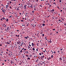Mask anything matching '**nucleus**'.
Returning a JSON list of instances; mask_svg holds the SVG:
<instances>
[{
	"label": "nucleus",
	"instance_id": "obj_1",
	"mask_svg": "<svg viewBox=\"0 0 66 66\" xmlns=\"http://www.w3.org/2000/svg\"><path fill=\"white\" fill-rule=\"evenodd\" d=\"M54 11V10L53 9L52 10H51L49 12H51L52 13H53Z\"/></svg>",
	"mask_w": 66,
	"mask_h": 66
},
{
	"label": "nucleus",
	"instance_id": "obj_2",
	"mask_svg": "<svg viewBox=\"0 0 66 66\" xmlns=\"http://www.w3.org/2000/svg\"><path fill=\"white\" fill-rule=\"evenodd\" d=\"M27 6V5H24V8L25 10H26V7Z\"/></svg>",
	"mask_w": 66,
	"mask_h": 66
},
{
	"label": "nucleus",
	"instance_id": "obj_3",
	"mask_svg": "<svg viewBox=\"0 0 66 66\" xmlns=\"http://www.w3.org/2000/svg\"><path fill=\"white\" fill-rule=\"evenodd\" d=\"M13 61H11L10 62L11 64H13Z\"/></svg>",
	"mask_w": 66,
	"mask_h": 66
},
{
	"label": "nucleus",
	"instance_id": "obj_4",
	"mask_svg": "<svg viewBox=\"0 0 66 66\" xmlns=\"http://www.w3.org/2000/svg\"><path fill=\"white\" fill-rule=\"evenodd\" d=\"M7 31L9 30V27H7Z\"/></svg>",
	"mask_w": 66,
	"mask_h": 66
},
{
	"label": "nucleus",
	"instance_id": "obj_5",
	"mask_svg": "<svg viewBox=\"0 0 66 66\" xmlns=\"http://www.w3.org/2000/svg\"><path fill=\"white\" fill-rule=\"evenodd\" d=\"M30 57H28V58H27V60H30Z\"/></svg>",
	"mask_w": 66,
	"mask_h": 66
},
{
	"label": "nucleus",
	"instance_id": "obj_6",
	"mask_svg": "<svg viewBox=\"0 0 66 66\" xmlns=\"http://www.w3.org/2000/svg\"><path fill=\"white\" fill-rule=\"evenodd\" d=\"M61 19H62L63 21H64V19L63 18H61Z\"/></svg>",
	"mask_w": 66,
	"mask_h": 66
},
{
	"label": "nucleus",
	"instance_id": "obj_7",
	"mask_svg": "<svg viewBox=\"0 0 66 66\" xmlns=\"http://www.w3.org/2000/svg\"><path fill=\"white\" fill-rule=\"evenodd\" d=\"M32 46H34V44H33V43H32L31 44Z\"/></svg>",
	"mask_w": 66,
	"mask_h": 66
},
{
	"label": "nucleus",
	"instance_id": "obj_8",
	"mask_svg": "<svg viewBox=\"0 0 66 66\" xmlns=\"http://www.w3.org/2000/svg\"><path fill=\"white\" fill-rule=\"evenodd\" d=\"M45 39H46V40H47V37H45Z\"/></svg>",
	"mask_w": 66,
	"mask_h": 66
},
{
	"label": "nucleus",
	"instance_id": "obj_9",
	"mask_svg": "<svg viewBox=\"0 0 66 66\" xmlns=\"http://www.w3.org/2000/svg\"><path fill=\"white\" fill-rule=\"evenodd\" d=\"M59 59L60 60V61H61L62 60V58H59Z\"/></svg>",
	"mask_w": 66,
	"mask_h": 66
},
{
	"label": "nucleus",
	"instance_id": "obj_10",
	"mask_svg": "<svg viewBox=\"0 0 66 66\" xmlns=\"http://www.w3.org/2000/svg\"><path fill=\"white\" fill-rule=\"evenodd\" d=\"M34 10H36V7H34Z\"/></svg>",
	"mask_w": 66,
	"mask_h": 66
},
{
	"label": "nucleus",
	"instance_id": "obj_11",
	"mask_svg": "<svg viewBox=\"0 0 66 66\" xmlns=\"http://www.w3.org/2000/svg\"><path fill=\"white\" fill-rule=\"evenodd\" d=\"M43 26H45V24L44 23H43L42 24Z\"/></svg>",
	"mask_w": 66,
	"mask_h": 66
},
{
	"label": "nucleus",
	"instance_id": "obj_12",
	"mask_svg": "<svg viewBox=\"0 0 66 66\" xmlns=\"http://www.w3.org/2000/svg\"><path fill=\"white\" fill-rule=\"evenodd\" d=\"M51 39H50V43H52V42H51Z\"/></svg>",
	"mask_w": 66,
	"mask_h": 66
},
{
	"label": "nucleus",
	"instance_id": "obj_13",
	"mask_svg": "<svg viewBox=\"0 0 66 66\" xmlns=\"http://www.w3.org/2000/svg\"><path fill=\"white\" fill-rule=\"evenodd\" d=\"M32 50L33 51H34V50H35V48H32Z\"/></svg>",
	"mask_w": 66,
	"mask_h": 66
},
{
	"label": "nucleus",
	"instance_id": "obj_14",
	"mask_svg": "<svg viewBox=\"0 0 66 66\" xmlns=\"http://www.w3.org/2000/svg\"><path fill=\"white\" fill-rule=\"evenodd\" d=\"M24 38H26V39H28V38H27V37H24Z\"/></svg>",
	"mask_w": 66,
	"mask_h": 66
},
{
	"label": "nucleus",
	"instance_id": "obj_15",
	"mask_svg": "<svg viewBox=\"0 0 66 66\" xmlns=\"http://www.w3.org/2000/svg\"><path fill=\"white\" fill-rule=\"evenodd\" d=\"M6 25H5V26H4V28H6Z\"/></svg>",
	"mask_w": 66,
	"mask_h": 66
},
{
	"label": "nucleus",
	"instance_id": "obj_16",
	"mask_svg": "<svg viewBox=\"0 0 66 66\" xmlns=\"http://www.w3.org/2000/svg\"><path fill=\"white\" fill-rule=\"evenodd\" d=\"M6 7H9V5H6Z\"/></svg>",
	"mask_w": 66,
	"mask_h": 66
},
{
	"label": "nucleus",
	"instance_id": "obj_17",
	"mask_svg": "<svg viewBox=\"0 0 66 66\" xmlns=\"http://www.w3.org/2000/svg\"><path fill=\"white\" fill-rule=\"evenodd\" d=\"M16 10L17 11H18L19 10V9L18 8H17L16 9Z\"/></svg>",
	"mask_w": 66,
	"mask_h": 66
},
{
	"label": "nucleus",
	"instance_id": "obj_18",
	"mask_svg": "<svg viewBox=\"0 0 66 66\" xmlns=\"http://www.w3.org/2000/svg\"><path fill=\"white\" fill-rule=\"evenodd\" d=\"M39 54L40 55H42V53H39Z\"/></svg>",
	"mask_w": 66,
	"mask_h": 66
},
{
	"label": "nucleus",
	"instance_id": "obj_19",
	"mask_svg": "<svg viewBox=\"0 0 66 66\" xmlns=\"http://www.w3.org/2000/svg\"><path fill=\"white\" fill-rule=\"evenodd\" d=\"M55 13L56 14H57V11L56 12H55L54 13V14H55Z\"/></svg>",
	"mask_w": 66,
	"mask_h": 66
},
{
	"label": "nucleus",
	"instance_id": "obj_20",
	"mask_svg": "<svg viewBox=\"0 0 66 66\" xmlns=\"http://www.w3.org/2000/svg\"><path fill=\"white\" fill-rule=\"evenodd\" d=\"M2 11L3 12H4V13H5V12L4 11V10H2Z\"/></svg>",
	"mask_w": 66,
	"mask_h": 66
},
{
	"label": "nucleus",
	"instance_id": "obj_21",
	"mask_svg": "<svg viewBox=\"0 0 66 66\" xmlns=\"http://www.w3.org/2000/svg\"><path fill=\"white\" fill-rule=\"evenodd\" d=\"M53 55H52L51 56V57H52V58H53Z\"/></svg>",
	"mask_w": 66,
	"mask_h": 66
},
{
	"label": "nucleus",
	"instance_id": "obj_22",
	"mask_svg": "<svg viewBox=\"0 0 66 66\" xmlns=\"http://www.w3.org/2000/svg\"><path fill=\"white\" fill-rule=\"evenodd\" d=\"M16 36H17V37H19V35H18V36H17V35H16Z\"/></svg>",
	"mask_w": 66,
	"mask_h": 66
},
{
	"label": "nucleus",
	"instance_id": "obj_23",
	"mask_svg": "<svg viewBox=\"0 0 66 66\" xmlns=\"http://www.w3.org/2000/svg\"><path fill=\"white\" fill-rule=\"evenodd\" d=\"M6 21H7V22L9 20H8V19H7V20H6Z\"/></svg>",
	"mask_w": 66,
	"mask_h": 66
},
{
	"label": "nucleus",
	"instance_id": "obj_24",
	"mask_svg": "<svg viewBox=\"0 0 66 66\" xmlns=\"http://www.w3.org/2000/svg\"><path fill=\"white\" fill-rule=\"evenodd\" d=\"M52 33H50V35H52Z\"/></svg>",
	"mask_w": 66,
	"mask_h": 66
},
{
	"label": "nucleus",
	"instance_id": "obj_25",
	"mask_svg": "<svg viewBox=\"0 0 66 66\" xmlns=\"http://www.w3.org/2000/svg\"><path fill=\"white\" fill-rule=\"evenodd\" d=\"M32 13H34V11L33 10L32 11Z\"/></svg>",
	"mask_w": 66,
	"mask_h": 66
},
{
	"label": "nucleus",
	"instance_id": "obj_26",
	"mask_svg": "<svg viewBox=\"0 0 66 66\" xmlns=\"http://www.w3.org/2000/svg\"><path fill=\"white\" fill-rule=\"evenodd\" d=\"M15 16V17H17V14H16Z\"/></svg>",
	"mask_w": 66,
	"mask_h": 66
},
{
	"label": "nucleus",
	"instance_id": "obj_27",
	"mask_svg": "<svg viewBox=\"0 0 66 66\" xmlns=\"http://www.w3.org/2000/svg\"><path fill=\"white\" fill-rule=\"evenodd\" d=\"M42 36H44V34H42Z\"/></svg>",
	"mask_w": 66,
	"mask_h": 66
},
{
	"label": "nucleus",
	"instance_id": "obj_28",
	"mask_svg": "<svg viewBox=\"0 0 66 66\" xmlns=\"http://www.w3.org/2000/svg\"><path fill=\"white\" fill-rule=\"evenodd\" d=\"M64 26H66V23H64Z\"/></svg>",
	"mask_w": 66,
	"mask_h": 66
},
{
	"label": "nucleus",
	"instance_id": "obj_29",
	"mask_svg": "<svg viewBox=\"0 0 66 66\" xmlns=\"http://www.w3.org/2000/svg\"><path fill=\"white\" fill-rule=\"evenodd\" d=\"M7 44H9V45H10V43H9L8 42H7Z\"/></svg>",
	"mask_w": 66,
	"mask_h": 66
},
{
	"label": "nucleus",
	"instance_id": "obj_30",
	"mask_svg": "<svg viewBox=\"0 0 66 66\" xmlns=\"http://www.w3.org/2000/svg\"><path fill=\"white\" fill-rule=\"evenodd\" d=\"M42 57L43 58V57H44V56L43 55V56H42Z\"/></svg>",
	"mask_w": 66,
	"mask_h": 66
},
{
	"label": "nucleus",
	"instance_id": "obj_31",
	"mask_svg": "<svg viewBox=\"0 0 66 66\" xmlns=\"http://www.w3.org/2000/svg\"><path fill=\"white\" fill-rule=\"evenodd\" d=\"M32 26L33 27H34V28L35 27L33 25V24H32Z\"/></svg>",
	"mask_w": 66,
	"mask_h": 66
},
{
	"label": "nucleus",
	"instance_id": "obj_32",
	"mask_svg": "<svg viewBox=\"0 0 66 66\" xmlns=\"http://www.w3.org/2000/svg\"><path fill=\"white\" fill-rule=\"evenodd\" d=\"M47 41H48V43H50V41L49 40H47Z\"/></svg>",
	"mask_w": 66,
	"mask_h": 66
},
{
	"label": "nucleus",
	"instance_id": "obj_33",
	"mask_svg": "<svg viewBox=\"0 0 66 66\" xmlns=\"http://www.w3.org/2000/svg\"><path fill=\"white\" fill-rule=\"evenodd\" d=\"M54 53H56V52H55V51H54Z\"/></svg>",
	"mask_w": 66,
	"mask_h": 66
},
{
	"label": "nucleus",
	"instance_id": "obj_34",
	"mask_svg": "<svg viewBox=\"0 0 66 66\" xmlns=\"http://www.w3.org/2000/svg\"><path fill=\"white\" fill-rule=\"evenodd\" d=\"M1 5H2V6H4V5H3V4H1Z\"/></svg>",
	"mask_w": 66,
	"mask_h": 66
},
{
	"label": "nucleus",
	"instance_id": "obj_35",
	"mask_svg": "<svg viewBox=\"0 0 66 66\" xmlns=\"http://www.w3.org/2000/svg\"><path fill=\"white\" fill-rule=\"evenodd\" d=\"M22 50H21V51H20V52H21H21H22Z\"/></svg>",
	"mask_w": 66,
	"mask_h": 66
},
{
	"label": "nucleus",
	"instance_id": "obj_36",
	"mask_svg": "<svg viewBox=\"0 0 66 66\" xmlns=\"http://www.w3.org/2000/svg\"><path fill=\"white\" fill-rule=\"evenodd\" d=\"M21 21H22V22H23V20H21Z\"/></svg>",
	"mask_w": 66,
	"mask_h": 66
},
{
	"label": "nucleus",
	"instance_id": "obj_37",
	"mask_svg": "<svg viewBox=\"0 0 66 66\" xmlns=\"http://www.w3.org/2000/svg\"><path fill=\"white\" fill-rule=\"evenodd\" d=\"M37 46H38V43H37Z\"/></svg>",
	"mask_w": 66,
	"mask_h": 66
},
{
	"label": "nucleus",
	"instance_id": "obj_38",
	"mask_svg": "<svg viewBox=\"0 0 66 66\" xmlns=\"http://www.w3.org/2000/svg\"><path fill=\"white\" fill-rule=\"evenodd\" d=\"M43 57H41V59H42V60H43Z\"/></svg>",
	"mask_w": 66,
	"mask_h": 66
},
{
	"label": "nucleus",
	"instance_id": "obj_39",
	"mask_svg": "<svg viewBox=\"0 0 66 66\" xmlns=\"http://www.w3.org/2000/svg\"><path fill=\"white\" fill-rule=\"evenodd\" d=\"M53 4H55V5H56V4L55 3H53Z\"/></svg>",
	"mask_w": 66,
	"mask_h": 66
},
{
	"label": "nucleus",
	"instance_id": "obj_40",
	"mask_svg": "<svg viewBox=\"0 0 66 66\" xmlns=\"http://www.w3.org/2000/svg\"><path fill=\"white\" fill-rule=\"evenodd\" d=\"M49 6H50V7H51V5H50Z\"/></svg>",
	"mask_w": 66,
	"mask_h": 66
},
{
	"label": "nucleus",
	"instance_id": "obj_41",
	"mask_svg": "<svg viewBox=\"0 0 66 66\" xmlns=\"http://www.w3.org/2000/svg\"><path fill=\"white\" fill-rule=\"evenodd\" d=\"M17 44H19V42H17Z\"/></svg>",
	"mask_w": 66,
	"mask_h": 66
},
{
	"label": "nucleus",
	"instance_id": "obj_42",
	"mask_svg": "<svg viewBox=\"0 0 66 66\" xmlns=\"http://www.w3.org/2000/svg\"><path fill=\"white\" fill-rule=\"evenodd\" d=\"M12 1H16V0H12Z\"/></svg>",
	"mask_w": 66,
	"mask_h": 66
},
{
	"label": "nucleus",
	"instance_id": "obj_43",
	"mask_svg": "<svg viewBox=\"0 0 66 66\" xmlns=\"http://www.w3.org/2000/svg\"><path fill=\"white\" fill-rule=\"evenodd\" d=\"M59 1H59L60 2H61V0H59Z\"/></svg>",
	"mask_w": 66,
	"mask_h": 66
},
{
	"label": "nucleus",
	"instance_id": "obj_44",
	"mask_svg": "<svg viewBox=\"0 0 66 66\" xmlns=\"http://www.w3.org/2000/svg\"><path fill=\"white\" fill-rule=\"evenodd\" d=\"M8 55H10V56H11V55L10 54H8Z\"/></svg>",
	"mask_w": 66,
	"mask_h": 66
},
{
	"label": "nucleus",
	"instance_id": "obj_45",
	"mask_svg": "<svg viewBox=\"0 0 66 66\" xmlns=\"http://www.w3.org/2000/svg\"><path fill=\"white\" fill-rule=\"evenodd\" d=\"M36 50L37 51H38V49H36Z\"/></svg>",
	"mask_w": 66,
	"mask_h": 66
},
{
	"label": "nucleus",
	"instance_id": "obj_46",
	"mask_svg": "<svg viewBox=\"0 0 66 66\" xmlns=\"http://www.w3.org/2000/svg\"><path fill=\"white\" fill-rule=\"evenodd\" d=\"M52 18H53V19H54V18L53 17H52Z\"/></svg>",
	"mask_w": 66,
	"mask_h": 66
},
{
	"label": "nucleus",
	"instance_id": "obj_47",
	"mask_svg": "<svg viewBox=\"0 0 66 66\" xmlns=\"http://www.w3.org/2000/svg\"><path fill=\"white\" fill-rule=\"evenodd\" d=\"M9 17H10V18H11V17H12V16H9Z\"/></svg>",
	"mask_w": 66,
	"mask_h": 66
},
{
	"label": "nucleus",
	"instance_id": "obj_48",
	"mask_svg": "<svg viewBox=\"0 0 66 66\" xmlns=\"http://www.w3.org/2000/svg\"><path fill=\"white\" fill-rule=\"evenodd\" d=\"M26 56H27V57H29V56H28V55H26Z\"/></svg>",
	"mask_w": 66,
	"mask_h": 66
},
{
	"label": "nucleus",
	"instance_id": "obj_49",
	"mask_svg": "<svg viewBox=\"0 0 66 66\" xmlns=\"http://www.w3.org/2000/svg\"><path fill=\"white\" fill-rule=\"evenodd\" d=\"M24 56H25V55H24V56H23V59H24Z\"/></svg>",
	"mask_w": 66,
	"mask_h": 66
},
{
	"label": "nucleus",
	"instance_id": "obj_50",
	"mask_svg": "<svg viewBox=\"0 0 66 66\" xmlns=\"http://www.w3.org/2000/svg\"><path fill=\"white\" fill-rule=\"evenodd\" d=\"M27 38H30V37H28V36H27Z\"/></svg>",
	"mask_w": 66,
	"mask_h": 66
},
{
	"label": "nucleus",
	"instance_id": "obj_51",
	"mask_svg": "<svg viewBox=\"0 0 66 66\" xmlns=\"http://www.w3.org/2000/svg\"><path fill=\"white\" fill-rule=\"evenodd\" d=\"M53 31H54V30H55V29H53Z\"/></svg>",
	"mask_w": 66,
	"mask_h": 66
},
{
	"label": "nucleus",
	"instance_id": "obj_52",
	"mask_svg": "<svg viewBox=\"0 0 66 66\" xmlns=\"http://www.w3.org/2000/svg\"><path fill=\"white\" fill-rule=\"evenodd\" d=\"M40 6H41V7H43V6H42V5H40Z\"/></svg>",
	"mask_w": 66,
	"mask_h": 66
},
{
	"label": "nucleus",
	"instance_id": "obj_53",
	"mask_svg": "<svg viewBox=\"0 0 66 66\" xmlns=\"http://www.w3.org/2000/svg\"><path fill=\"white\" fill-rule=\"evenodd\" d=\"M1 20L2 21V19H1Z\"/></svg>",
	"mask_w": 66,
	"mask_h": 66
},
{
	"label": "nucleus",
	"instance_id": "obj_54",
	"mask_svg": "<svg viewBox=\"0 0 66 66\" xmlns=\"http://www.w3.org/2000/svg\"><path fill=\"white\" fill-rule=\"evenodd\" d=\"M57 52H59V53H60V51H58Z\"/></svg>",
	"mask_w": 66,
	"mask_h": 66
},
{
	"label": "nucleus",
	"instance_id": "obj_55",
	"mask_svg": "<svg viewBox=\"0 0 66 66\" xmlns=\"http://www.w3.org/2000/svg\"><path fill=\"white\" fill-rule=\"evenodd\" d=\"M24 50H27V49H24Z\"/></svg>",
	"mask_w": 66,
	"mask_h": 66
},
{
	"label": "nucleus",
	"instance_id": "obj_56",
	"mask_svg": "<svg viewBox=\"0 0 66 66\" xmlns=\"http://www.w3.org/2000/svg\"><path fill=\"white\" fill-rule=\"evenodd\" d=\"M62 49H60V50H61V51H62Z\"/></svg>",
	"mask_w": 66,
	"mask_h": 66
},
{
	"label": "nucleus",
	"instance_id": "obj_57",
	"mask_svg": "<svg viewBox=\"0 0 66 66\" xmlns=\"http://www.w3.org/2000/svg\"><path fill=\"white\" fill-rule=\"evenodd\" d=\"M6 50H7V51H9V50H8V49H7Z\"/></svg>",
	"mask_w": 66,
	"mask_h": 66
},
{
	"label": "nucleus",
	"instance_id": "obj_58",
	"mask_svg": "<svg viewBox=\"0 0 66 66\" xmlns=\"http://www.w3.org/2000/svg\"><path fill=\"white\" fill-rule=\"evenodd\" d=\"M28 48H30V47L29 46H28Z\"/></svg>",
	"mask_w": 66,
	"mask_h": 66
},
{
	"label": "nucleus",
	"instance_id": "obj_59",
	"mask_svg": "<svg viewBox=\"0 0 66 66\" xmlns=\"http://www.w3.org/2000/svg\"><path fill=\"white\" fill-rule=\"evenodd\" d=\"M10 3H12V2H11V1H10Z\"/></svg>",
	"mask_w": 66,
	"mask_h": 66
},
{
	"label": "nucleus",
	"instance_id": "obj_60",
	"mask_svg": "<svg viewBox=\"0 0 66 66\" xmlns=\"http://www.w3.org/2000/svg\"><path fill=\"white\" fill-rule=\"evenodd\" d=\"M60 20H60L59 19V21H60Z\"/></svg>",
	"mask_w": 66,
	"mask_h": 66
},
{
	"label": "nucleus",
	"instance_id": "obj_61",
	"mask_svg": "<svg viewBox=\"0 0 66 66\" xmlns=\"http://www.w3.org/2000/svg\"><path fill=\"white\" fill-rule=\"evenodd\" d=\"M38 59H40V57H38Z\"/></svg>",
	"mask_w": 66,
	"mask_h": 66
},
{
	"label": "nucleus",
	"instance_id": "obj_62",
	"mask_svg": "<svg viewBox=\"0 0 66 66\" xmlns=\"http://www.w3.org/2000/svg\"><path fill=\"white\" fill-rule=\"evenodd\" d=\"M26 14H28V13H26Z\"/></svg>",
	"mask_w": 66,
	"mask_h": 66
},
{
	"label": "nucleus",
	"instance_id": "obj_63",
	"mask_svg": "<svg viewBox=\"0 0 66 66\" xmlns=\"http://www.w3.org/2000/svg\"><path fill=\"white\" fill-rule=\"evenodd\" d=\"M19 14H20V15H21V13H20Z\"/></svg>",
	"mask_w": 66,
	"mask_h": 66
},
{
	"label": "nucleus",
	"instance_id": "obj_64",
	"mask_svg": "<svg viewBox=\"0 0 66 66\" xmlns=\"http://www.w3.org/2000/svg\"><path fill=\"white\" fill-rule=\"evenodd\" d=\"M38 0H36L37 2H38Z\"/></svg>",
	"mask_w": 66,
	"mask_h": 66
}]
</instances>
